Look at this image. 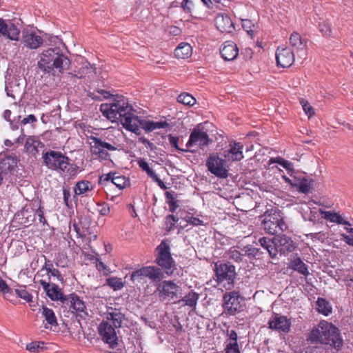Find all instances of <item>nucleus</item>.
Returning <instances> with one entry per match:
<instances>
[{
  "label": "nucleus",
  "instance_id": "obj_1",
  "mask_svg": "<svg viewBox=\"0 0 353 353\" xmlns=\"http://www.w3.org/2000/svg\"><path fill=\"white\" fill-rule=\"evenodd\" d=\"M70 59L65 55L59 48H48L40 55L37 63L38 68L46 73L59 76L70 69Z\"/></svg>",
  "mask_w": 353,
  "mask_h": 353
},
{
  "label": "nucleus",
  "instance_id": "obj_2",
  "mask_svg": "<svg viewBox=\"0 0 353 353\" xmlns=\"http://www.w3.org/2000/svg\"><path fill=\"white\" fill-rule=\"evenodd\" d=\"M307 341L310 343L330 345L337 350H341L343 345L339 328L325 321H320L317 326L313 327Z\"/></svg>",
  "mask_w": 353,
  "mask_h": 353
},
{
  "label": "nucleus",
  "instance_id": "obj_3",
  "mask_svg": "<svg viewBox=\"0 0 353 353\" xmlns=\"http://www.w3.org/2000/svg\"><path fill=\"white\" fill-rule=\"evenodd\" d=\"M43 164L50 170L59 173H66L72 177L77 175L79 167L60 151L49 150L43 152Z\"/></svg>",
  "mask_w": 353,
  "mask_h": 353
},
{
  "label": "nucleus",
  "instance_id": "obj_4",
  "mask_svg": "<svg viewBox=\"0 0 353 353\" xmlns=\"http://www.w3.org/2000/svg\"><path fill=\"white\" fill-rule=\"evenodd\" d=\"M107 319L112 321L114 327L108 322L103 321L99 325V334L104 343L109 345V347L114 349L118 345V336L115 328H119L125 319V315L118 309L107 314Z\"/></svg>",
  "mask_w": 353,
  "mask_h": 353
},
{
  "label": "nucleus",
  "instance_id": "obj_5",
  "mask_svg": "<svg viewBox=\"0 0 353 353\" xmlns=\"http://www.w3.org/2000/svg\"><path fill=\"white\" fill-rule=\"evenodd\" d=\"M100 110L108 119L119 120L121 123L123 122V119L134 115L133 108L129 105L128 99L119 94L113 96L112 103L101 104Z\"/></svg>",
  "mask_w": 353,
  "mask_h": 353
},
{
  "label": "nucleus",
  "instance_id": "obj_6",
  "mask_svg": "<svg viewBox=\"0 0 353 353\" xmlns=\"http://www.w3.org/2000/svg\"><path fill=\"white\" fill-rule=\"evenodd\" d=\"M261 218L263 219V228L270 234L276 236L288 229V225L284 221L283 214L276 208L267 210Z\"/></svg>",
  "mask_w": 353,
  "mask_h": 353
},
{
  "label": "nucleus",
  "instance_id": "obj_7",
  "mask_svg": "<svg viewBox=\"0 0 353 353\" xmlns=\"http://www.w3.org/2000/svg\"><path fill=\"white\" fill-rule=\"evenodd\" d=\"M155 263L168 274L172 275L176 270V262L170 253V245L162 241L156 248Z\"/></svg>",
  "mask_w": 353,
  "mask_h": 353
},
{
  "label": "nucleus",
  "instance_id": "obj_8",
  "mask_svg": "<svg viewBox=\"0 0 353 353\" xmlns=\"http://www.w3.org/2000/svg\"><path fill=\"white\" fill-rule=\"evenodd\" d=\"M216 281L219 283L227 282L228 285H234L236 276V268L229 262H217L214 264Z\"/></svg>",
  "mask_w": 353,
  "mask_h": 353
},
{
  "label": "nucleus",
  "instance_id": "obj_9",
  "mask_svg": "<svg viewBox=\"0 0 353 353\" xmlns=\"http://www.w3.org/2000/svg\"><path fill=\"white\" fill-rule=\"evenodd\" d=\"M208 171L220 179L228 176V170L226 168V161L216 154H210L206 161Z\"/></svg>",
  "mask_w": 353,
  "mask_h": 353
},
{
  "label": "nucleus",
  "instance_id": "obj_10",
  "mask_svg": "<svg viewBox=\"0 0 353 353\" xmlns=\"http://www.w3.org/2000/svg\"><path fill=\"white\" fill-rule=\"evenodd\" d=\"M90 139L92 141V143L90 148L92 154L97 156L101 161L108 160L110 158V154L104 149L110 151H115L117 149L113 145L103 141L99 137L91 136Z\"/></svg>",
  "mask_w": 353,
  "mask_h": 353
},
{
  "label": "nucleus",
  "instance_id": "obj_11",
  "mask_svg": "<svg viewBox=\"0 0 353 353\" xmlns=\"http://www.w3.org/2000/svg\"><path fill=\"white\" fill-rule=\"evenodd\" d=\"M241 296L238 292L232 291L224 294L223 297V312L226 315L234 316L241 311Z\"/></svg>",
  "mask_w": 353,
  "mask_h": 353
},
{
  "label": "nucleus",
  "instance_id": "obj_12",
  "mask_svg": "<svg viewBox=\"0 0 353 353\" xmlns=\"http://www.w3.org/2000/svg\"><path fill=\"white\" fill-rule=\"evenodd\" d=\"M63 305L68 306L72 312L76 313L81 319H84L88 315L85 302L75 293L67 295Z\"/></svg>",
  "mask_w": 353,
  "mask_h": 353
},
{
  "label": "nucleus",
  "instance_id": "obj_13",
  "mask_svg": "<svg viewBox=\"0 0 353 353\" xmlns=\"http://www.w3.org/2000/svg\"><path fill=\"white\" fill-rule=\"evenodd\" d=\"M179 286L172 281H163L160 282L157 287L155 293L161 301L168 299H172L176 297Z\"/></svg>",
  "mask_w": 353,
  "mask_h": 353
},
{
  "label": "nucleus",
  "instance_id": "obj_14",
  "mask_svg": "<svg viewBox=\"0 0 353 353\" xmlns=\"http://www.w3.org/2000/svg\"><path fill=\"white\" fill-rule=\"evenodd\" d=\"M99 183L105 186L114 185L119 190L125 188L129 183L128 178L117 172H109L103 174L99 178Z\"/></svg>",
  "mask_w": 353,
  "mask_h": 353
},
{
  "label": "nucleus",
  "instance_id": "obj_15",
  "mask_svg": "<svg viewBox=\"0 0 353 353\" xmlns=\"http://www.w3.org/2000/svg\"><path fill=\"white\" fill-rule=\"evenodd\" d=\"M212 141V139L209 138L206 132L201 131L197 128H194L190 135L186 146L189 148L193 145H198L201 149H203L209 145L210 142Z\"/></svg>",
  "mask_w": 353,
  "mask_h": 353
},
{
  "label": "nucleus",
  "instance_id": "obj_16",
  "mask_svg": "<svg viewBox=\"0 0 353 353\" xmlns=\"http://www.w3.org/2000/svg\"><path fill=\"white\" fill-rule=\"evenodd\" d=\"M274 245L275 248H276V255L278 253H280L281 254H285L293 252L296 248V243L291 239V238L285 236V234H276L275 236Z\"/></svg>",
  "mask_w": 353,
  "mask_h": 353
},
{
  "label": "nucleus",
  "instance_id": "obj_17",
  "mask_svg": "<svg viewBox=\"0 0 353 353\" xmlns=\"http://www.w3.org/2000/svg\"><path fill=\"white\" fill-rule=\"evenodd\" d=\"M277 65L281 68H288L294 61V54L290 48L278 47L276 51Z\"/></svg>",
  "mask_w": 353,
  "mask_h": 353
},
{
  "label": "nucleus",
  "instance_id": "obj_18",
  "mask_svg": "<svg viewBox=\"0 0 353 353\" xmlns=\"http://www.w3.org/2000/svg\"><path fill=\"white\" fill-rule=\"evenodd\" d=\"M34 221V212L32 208H23L15 213L13 222L17 226H28Z\"/></svg>",
  "mask_w": 353,
  "mask_h": 353
},
{
  "label": "nucleus",
  "instance_id": "obj_19",
  "mask_svg": "<svg viewBox=\"0 0 353 353\" xmlns=\"http://www.w3.org/2000/svg\"><path fill=\"white\" fill-rule=\"evenodd\" d=\"M268 324L270 329L279 332L288 333L290 330L291 321L285 316H279L274 314L270 319Z\"/></svg>",
  "mask_w": 353,
  "mask_h": 353
},
{
  "label": "nucleus",
  "instance_id": "obj_20",
  "mask_svg": "<svg viewBox=\"0 0 353 353\" xmlns=\"http://www.w3.org/2000/svg\"><path fill=\"white\" fill-rule=\"evenodd\" d=\"M243 145L240 142L231 141L230 149L224 151V156L232 161H239L243 159Z\"/></svg>",
  "mask_w": 353,
  "mask_h": 353
},
{
  "label": "nucleus",
  "instance_id": "obj_21",
  "mask_svg": "<svg viewBox=\"0 0 353 353\" xmlns=\"http://www.w3.org/2000/svg\"><path fill=\"white\" fill-rule=\"evenodd\" d=\"M22 41L26 47L37 49L43 44V39L34 32L26 30L23 32Z\"/></svg>",
  "mask_w": 353,
  "mask_h": 353
},
{
  "label": "nucleus",
  "instance_id": "obj_22",
  "mask_svg": "<svg viewBox=\"0 0 353 353\" xmlns=\"http://www.w3.org/2000/svg\"><path fill=\"white\" fill-rule=\"evenodd\" d=\"M215 25L221 32H231L234 29L230 17L224 13H219L215 18Z\"/></svg>",
  "mask_w": 353,
  "mask_h": 353
},
{
  "label": "nucleus",
  "instance_id": "obj_23",
  "mask_svg": "<svg viewBox=\"0 0 353 353\" xmlns=\"http://www.w3.org/2000/svg\"><path fill=\"white\" fill-rule=\"evenodd\" d=\"M221 57L225 61H233L239 54V49L236 44L228 41L224 43L220 50Z\"/></svg>",
  "mask_w": 353,
  "mask_h": 353
},
{
  "label": "nucleus",
  "instance_id": "obj_24",
  "mask_svg": "<svg viewBox=\"0 0 353 353\" xmlns=\"http://www.w3.org/2000/svg\"><path fill=\"white\" fill-rule=\"evenodd\" d=\"M20 30L13 23L7 24L6 21L0 19V34L11 40L17 41Z\"/></svg>",
  "mask_w": 353,
  "mask_h": 353
},
{
  "label": "nucleus",
  "instance_id": "obj_25",
  "mask_svg": "<svg viewBox=\"0 0 353 353\" xmlns=\"http://www.w3.org/2000/svg\"><path fill=\"white\" fill-rule=\"evenodd\" d=\"M43 147L44 144L39 140V137L29 136L26 139L24 150L26 153L35 156L39 152V148Z\"/></svg>",
  "mask_w": 353,
  "mask_h": 353
},
{
  "label": "nucleus",
  "instance_id": "obj_26",
  "mask_svg": "<svg viewBox=\"0 0 353 353\" xmlns=\"http://www.w3.org/2000/svg\"><path fill=\"white\" fill-rule=\"evenodd\" d=\"M260 245L268 251L272 259L276 257V248H275V236L272 239L261 237L259 239Z\"/></svg>",
  "mask_w": 353,
  "mask_h": 353
},
{
  "label": "nucleus",
  "instance_id": "obj_27",
  "mask_svg": "<svg viewBox=\"0 0 353 353\" xmlns=\"http://www.w3.org/2000/svg\"><path fill=\"white\" fill-rule=\"evenodd\" d=\"M139 120H141L138 116L133 115L130 117H127L123 119V122L121 123L123 126L128 130L131 131L136 134H140L141 130L139 126L134 122L137 121L139 123Z\"/></svg>",
  "mask_w": 353,
  "mask_h": 353
},
{
  "label": "nucleus",
  "instance_id": "obj_28",
  "mask_svg": "<svg viewBox=\"0 0 353 353\" xmlns=\"http://www.w3.org/2000/svg\"><path fill=\"white\" fill-rule=\"evenodd\" d=\"M140 126L146 132H152L155 129L165 128L170 125L167 121L154 122L152 121L139 120Z\"/></svg>",
  "mask_w": 353,
  "mask_h": 353
},
{
  "label": "nucleus",
  "instance_id": "obj_29",
  "mask_svg": "<svg viewBox=\"0 0 353 353\" xmlns=\"http://www.w3.org/2000/svg\"><path fill=\"white\" fill-rule=\"evenodd\" d=\"M17 165V159L13 157H6L0 161V173L6 176L14 169Z\"/></svg>",
  "mask_w": 353,
  "mask_h": 353
},
{
  "label": "nucleus",
  "instance_id": "obj_30",
  "mask_svg": "<svg viewBox=\"0 0 353 353\" xmlns=\"http://www.w3.org/2000/svg\"><path fill=\"white\" fill-rule=\"evenodd\" d=\"M145 277L149 278L153 283H160L163 278V274L161 269L155 266L145 267Z\"/></svg>",
  "mask_w": 353,
  "mask_h": 353
},
{
  "label": "nucleus",
  "instance_id": "obj_31",
  "mask_svg": "<svg viewBox=\"0 0 353 353\" xmlns=\"http://www.w3.org/2000/svg\"><path fill=\"white\" fill-rule=\"evenodd\" d=\"M192 46L188 43H181L174 50V55L178 59H187L192 54Z\"/></svg>",
  "mask_w": 353,
  "mask_h": 353
},
{
  "label": "nucleus",
  "instance_id": "obj_32",
  "mask_svg": "<svg viewBox=\"0 0 353 353\" xmlns=\"http://www.w3.org/2000/svg\"><path fill=\"white\" fill-rule=\"evenodd\" d=\"M47 295L52 301H60L63 305L67 299V295H64L61 289L56 284H52Z\"/></svg>",
  "mask_w": 353,
  "mask_h": 353
},
{
  "label": "nucleus",
  "instance_id": "obj_33",
  "mask_svg": "<svg viewBox=\"0 0 353 353\" xmlns=\"http://www.w3.org/2000/svg\"><path fill=\"white\" fill-rule=\"evenodd\" d=\"M290 268L294 271L305 276L310 274L307 265L301 259L300 257H296L291 261Z\"/></svg>",
  "mask_w": 353,
  "mask_h": 353
},
{
  "label": "nucleus",
  "instance_id": "obj_34",
  "mask_svg": "<svg viewBox=\"0 0 353 353\" xmlns=\"http://www.w3.org/2000/svg\"><path fill=\"white\" fill-rule=\"evenodd\" d=\"M296 188H298L299 191L303 194H307L312 189L313 183L312 179H308L306 177H302L301 179H296Z\"/></svg>",
  "mask_w": 353,
  "mask_h": 353
},
{
  "label": "nucleus",
  "instance_id": "obj_35",
  "mask_svg": "<svg viewBox=\"0 0 353 353\" xmlns=\"http://www.w3.org/2000/svg\"><path fill=\"white\" fill-rule=\"evenodd\" d=\"M316 309L319 313L327 316L332 312V306L325 299L319 297L316 301Z\"/></svg>",
  "mask_w": 353,
  "mask_h": 353
},
{
  "label": "nucleus",
  "instance_id": "obj_36",
  "mask_svg": "<svg viewBox=\"0 0 353 353\" xmlns=\"http://www.w3.org/2000/svg\"><path fill=\"white\" fill-rule=\"evenodd\" d=\"M92 190V185L89 181H81L76 183L74 191L75 195H81L85 194L88 191Z\"/></svg>",
  "mask_w": 353,
  "mask_h": 353
},
{
  "label": "nucleus",
  "instance_id": "obj_37",
  "mask_svg": "<svg viewBox=\"0 0 353 353\" xmlns=\"http://www.w3.org/2000/svg\"><path fill=\"white\" fill-rule=\"evenodd\" d=\"M290 43L291 46L297 50H301L306 46V41L303 40L301 35L296 32H294L291 34Z\"/></svg>",
  "mask_w": 353,
  "mask_h": 353
},
{
  "label": "nucleus",
  "instance_id": "obj_38",
  "mask_svg": "<svg viewBox=\"0 0 353 353\" xmlns=\"http://www.w3.org/2000/svg\"><path fill=\"white\" fill-rule=\"evenodd\" d=\"M42 315L45 318L47 323L50 325L56 326L58 325L57 317L52 309H50L46 306H43Z\"/></svg>",
  "mask_w": 353,
  "mask_h": 353
},
{
  "label": "nucleus",
  "instance_id": "obj_39",
  "mask_svg": "<svg viewBox=\"0 0 353 353\" xmlns=\"http://www.w3.org/2000/svg\"><path fill=\"white\" fill-rule=\"evenodd\" d=\"M199 295L195 292L191 291L186 294L181 301L185 302V305L192 308H195L199 300Z\"/></svg>",
  "mask_w": 353,
  "mask_h": 353
},
{
  "label": "nucleus",
  "instance_id": "obj_40",
  "mask_svg": "<svg viewBox=\"0 0 353 353\" xmlns=\"http://www.w3.org/2000/svg\"><path fill=\"white\" fill-rule=\"evenodd\" d=\"M244 252V255L247 256L250 259L259 256L263 254V252L257 248L254 247L252 245H247L242 249Z\"/></svg>",
  "mask_w": 353,
  "mask_h": 353
},
{
  "label": "nucleus",
  "instance_id": "obj_41",
  "mask_svg": "<svg viewBox=\"0 0 353 353\" xmlns=\"http://www.w3.org/2000/svg\"><path fill=\"white\" fill-rule=\"evenodd\" d=\"M105 284L114 290H119L124 287V283L121 278L110 277L106 279Z\"/></svg>",
  "mask_w": 353,
  "mask_h": 353
},
{
  "label": "nucleus",
  "instance_id": "obj_42",
  "mask_svg": "<svg viewBox=\"0 0 353 353\" xmlns=\"http://www.w3.org/2000/svg\"><path fill=\"white\" fill-rule=\"evenodd\" d=\"M177 101L186 105L192 106L196 103V99L190 94L183 92L177 97Z\"/></svg>",
  "mask_w": 353,
  "mask_h": 353
},
{
  "label": "nucleus",
  "instance_id": "obj_43",
  "mask_svg": "<svg viewBox=\"0 0 353 353\" xmlns=\"http://www.w3.org/2000/svg\"><path fill=\"white\" fill-rule=\"evenodd\" d=\"M179 221V218L173 214H169L165 217V225L167 232L172 231L175 228V224Z\"/></svg>",
  "mask_w": 353,
  "mask_h": 353
},
{
  "label": "nucleus",
  "instance_id": "obj_44",
  "mask_svg": "<svg viewBox=\"0 0 353 353\" xmlns=\"http://www.w3.org/2000/svg\"><path fill=\"white\" fill-rule=\"evenodd\" d=\"M322 214H323V217L325 219L330 221V222L336 223L339 224L342 220V216L336 212L325 211L322 212Z\"/></svg>",
  "mask_w": 353,
  "mask_h": 353
},
{
  "label": "nucleus",
  "instance_id": "obj_45",
  "mask_svg": "<svg viewBox=\"0 0 353 353\" xmlns=\"http://www.w3.org/2000/svg\"><path fill=\"white\" fill-rule=\"evenodd\" d=\"M44 343L40 341L31 342L26 345V350L31 352L39 353L43 349Z\"/></svg>",
  "mask_w": 353,
  "mask_h": 353
},
{
  "label": "nucleus",
  "instance_id": "obj_46",
  "mask_svg": "<svg viewBox=\"0 0 353 353\" xmlns=\"http://www.w3.org/2000/svg\"><path fill=\"white\" fill-rule=\"evenodd\" d=\"M243 255L244 254H241L235 248H231L228 252V258L236 262H241L243 261L242 257Z\"/></svg>",
  "mask_w": 353,
  "mask_h": 353
},
{
  "label": "nucleus",
  "instance_id": "obj_47",
  "mask_svg": "<svg viewBox=\"0 0 353 353\" xmlns=\"http://www.w3.org/2000/svg\"><path fill=\"white\" fill-rule=\"evenodd\" d=\"M15 293L21 298L26 300L27 302H31L32 299V296L30 294L26 289V287L16 289Z\"/></svg>",
  "mask_w": 353,
  "mask_h": 353
},
{
  "label": "nucleus",
  "instance_id": "obj_48",
  "mask_svg": "<svg viewBox=\"0 0 353 353\" xmlns=\"http://www.w3.org/2000/svg\"><path fill=\"white\" fill-rule=\"evenodd\" d=\"M168 141L170 144L172 145V147L174 148L176 150L181 151V152H194V150H188V149H183L179 147L178 145V141H179V137L172 136V134H169L168 136Z\"/></svg>",
  "mask_w": 353,
  "mask_h": 353
},
{
  "label": "nucleus",
  "instance_id": "obj_49",
  "mask_svg": "<svg viewBox=\"0 0 353 353\" xmlns=\"http://www.w3.org/2000/svg\"><path fill=\"white\" fill-rule=\"evenodd\" d=\"M137 163L139 166L143 171H145L150 177L155 174V172L150 168L148 163L145 161V159L142 158L139 159L137 160Z\"/></svg>",
  "mask_w": 353,
  "mask_h": 353
},
{
  "label": "nucleus",
  "instance_id": "obj_50",
  "mask_svg": "<svg viewBox=\"0 0 353 353\" xmlns=\"http://www.w3.org/2000/svg\"><path fill=\"white\" fill-rule=\"evenodd\" d=\"M300 103L301 104L305 113L308 116V117H311L314 114V110L307 101L305 100L304 99H301Z\"/></svg>",
  "mask_w": 353,
  "mask_h": 353
},
{
  "label": "nucleus",
  "instance_id": "obj_51",
  "mask_svg": "<svg viewBox=\"0 0 353 353\" xmlns=\"http://www.w3.org/2000/svg\"><path fill=\"white\" fill-rule=\"evenodd\" d=\"M242 28L250 35L254 32V23L250 19H242Z\"/></svg>",
  "mask_w": 353,
  "mask_h": 353
},
{
  "label": "nucleus",
  "instance_id": "obj_52",
  "mask_svg": "<svg viewBox=\"0 0 353 353\" xmlns=\"http://www.w3.org/2000/svg\"><path fill=\"white\" fill-rule=\"evenodd\" d=\"M225 353H241L238 343L228 342L225 348Z\"/></svg>",
  "mask_w": 353,
  "mask_h": 353
},
{
  "label": "nucleus",
  "instance_id": "obj_53",
  "mask_svg": "<svg viewBox=\"0 0 353 353\" xmlns=\"http://www.w3.org/2000/svg\"><path fill=\"white\" fill-rule=\"evenodd\" d=\"M97 212L101 216H107L110 212V208L106 203H97Z\"/></svg>",
  "mask_w": 353,
  "mask_h": 353
},
{
  "label": "nucleus",
  "instance_id": "obj_54",
  "mask_svg": "<svg viewBox=\"0 0 353 353\" xmlns=\"http://www.w3.org/2000/svg\"><path fill=\"white\" fill-rule=\"evenodd\" d=\"M96 268L98 271L103 272L105 276H108L110 273V269L99 258H96Z\"/></svg>",
  "mask_w": 353,
  "mask_h": 353
},
{
  "label": "nucleus",
  "instance_id": "obj_55",
  "mask_svg": "<svg viewBox=\"0 0 353 353\" xmlns=\"http://www.w3.org/2000/svg\"><path fill=\"white\" fill-rule=\"evenodd\" d=\"M319 29L324 36H330L331 34L332 30L330 26L325 21L319 23Z\"/></svg>",
  "mask_w": 353,
  "mask_h": 353
},
{
  "label": "nucleus",
  "instance_id": "obj_56",
  "mask_svg": "<svg viewBox=\"0 0 353 353\" xmlns=\"http://www.w3.org/2000/svg\"><path fill=\"white\" fill-rule=\"evenodd\" d=\"M145 267H143L141 269H139L136 271H134L130 276V279L132 281L137 280L138 279H142L145 277Z\"/></svg>",
  "mask_w": 353,
  "mask_h": 353
},
{
  "label": "nucleus",
  "instance_id": "obj_57",
  "mask_svg": "<svg viewBox=\"0 0 353 353\" xmlns=\"http://www.w3.org/2000/svg\"><path fill=\"white\" fill-rule=\"evenodd\" d=\"M37 215L39 217V221L43 225H48L47 221L44 216V208L39 205L34 212V216Z\"/></svg>",
  "mask_w": 353,
  "mask_h": 353
},
{
  "label": "nucleus",
  "instance_id": "obj_58",
  "mask_svg": "<svg viewBox=\"0 0 353 353\" xmlns=\"http://www.w3.org/2000/svg\"><path fill=\"white\" fill-rule=\"evenodd\" d=\"M0 292L3 294H12V290L8 286L6 282L0 277Z\"/></svg>",
  "mask_w": 353,
  "mask_h": 353
},
{
  "label": "nucleus",
  "instance_id": "obj_59",
  "mask_svg": "<svg viewBox=\"0 0 353 353\" xmlns=\"http://www.w3.org/2000/svg\"><path fill=\"white\" fill-rule=\"evenodd\" d=\"M185 220L192 225H203V221L199 218L194 217L192 216H186Z\"/></svg>",
  "mask_w": 353,
  "mask_h": 353
},
{
  "label": "nucleus",
  "instance_id": "obj_60",
  "mask_svg": "<svg viewBox=\"0 0 353 353\" xmlns=\"http://www.w3.org/2000/svg\"><path fill=\"white\" fill-rule=\"evenodd\" d=\"M276 162L288 171L293 170V163L288 160L279 159Z\"/></svg>",
  "mask_w": 353,
  "mask_h": 353
},
{
  "label": "nucleus",
  "instance_id": "obj_61",
  "mask_svg": "<svg viewBox=\"0 0 353 353\" xmlns=\"http://www.w3.org/2000/svg\"><path fill=\"white\" fill-rule=\"evenodd\" d=\"M37 121V117L34 114H30L20 121L21 125H26L28 123H34Z\"/></svg>",
  "mask_w": 353,
  "mask_h": 353
},
{
  "label": "nucleus",
  "instance_id": "obj_62",
  "mask_svg": "<svg viewBox=\"0 0 353 353\" xmlns=\"http://www.w3.org/2000/svg\"><path fill=\"white\" fill-rule=\"evenodd\" d=\"M47 274H50V275H51L52 276L57 277V279L59 281H63V276H62L61 272L57 269H55V268H53V269L48 268V272H47Z\"/></svg>",
  "mask_w": 353,
  "mask_h": 353
},
{
  "label": "nucleus",
  "instance_id": "obj_63",
  "mask_svg": "<svg viewBox=\"0 0 353 353\" xmlns=\"http://www.w3.org/2000/svg\"><path fill=\"white\" fill-rule=\"evenodd\" d=\"M63 201L66 206L70 207L71 201H70V191L68 188H63Z\"/></svg>",
  "mask_w": 353,
  "mask_h": 353
},
{
  "label": "nucleus",
  "instance_id": "obj_64",
  "mask_svg": "<svg viewBox=\"0 0 353 353\" xmlns=\"http://www.w3.org/2000/svg\"><path fill=\"white\" fill-rule=\"evenodd\" d=\"M154 182L157 183L158 185L162 190H166L168 187L164 184V183L159 179L157 174L155 173L153 176L150 177Z\"/></svg>",
  "mask_w": 353,
  "mask_h": 353
}]
</instances>
